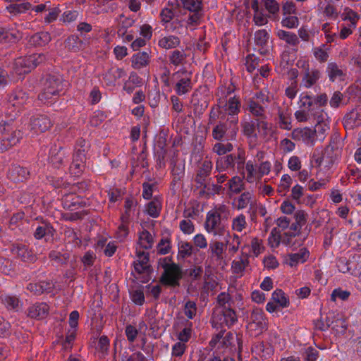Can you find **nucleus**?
<instances>
[{
  "instance_id": "20",
  "label": "nucleus",
  "mask_w": 361,
  "mask_h": 361,
  "mask_svg": "<svg viewBox=\"0 0 361 361\" xmlns=\"http://www.w3.org/2000/svg\"><path fill=\"white\" fill-rule=\"evenodd\" d=\"M126 75L124 69L111 67L103 75V80L106 86L113 87L118 79L123 78Z\"/></svg>"
},
{
  "instance_id": "32",
  "label": "nucleus",
  "mask_w": 361,
  "mask_h": 361,
  "mask_svg": "<svg viewBox=\"0 0 361 361\" xmlns=\"http://www.w3.org/2000/svg\"><path fill=\"white\" fill-rule=\"evenodd\" d=\"M361 125V107H356L344 118V126L345 128H354Z\"/></svg>"
},
{
  "instance_id": "7",
  "label": "nucleus",
  "mask_w": 361,
  "mask_h": 361,
  "mask_svg": "<svg viewBox=\"0 0 361 361\" xmlns=\"http://www.w3.org/2000/svg\"><path fill=\"white\" fill-rule=\"evenodd\" d=\"M192 73L185 68H182L172 73L171 88L178 96L188 94L192 89Z\"/></svg>"
},
{
  "instance_id": "18",
  "label": "nucleus",
  "mask_w": 361,
  "mask_h": 361,
  "mask_svg": "<svg viewBox=\"0 0 361 361\" xmlns=\"http://www.w3.org/2000/svg\"><path fill=\"white\" fill-rule=\"evenodd\" d=\"M310 257V252L305 247L300 248L297 252L288 254L285 258V262L290 267H296L305 263Z\"/></svg>"
},
{
  "instance_id": "59",
  "label": "nucleus",
  "mask_w": 361,
  "mask_h": 361,
  "mask_svg": "<svg viewBox=\"0 0 361 361\" xmlns=\"http://www.w3.org/2000/svg\"><path fill=\"white\" fill-rule=\"evenodd\" d=\"M184 22L185 21L186 25L191 27H195L201 23V20L202 18V13L201 11H191L190 12V15L185 18Z\"/></svg>"
},
{
  "instance_id": "55",
  "label": "nucleus",
  "mask_w": 361,
  "mask_h": 361,
  "mask_svg": "<svg viewBox=\"0 0 361 361\" xmlns=\"http://www.w3.org/2000/svg\"><path fill=\"white\" fill-rule=\"evenodd\" d=\"M192 323L190 322H188L185 326V327L177 332L176 336L177 339L180 342L187 343L191 338L192 336Z\"/></svg>"
},
{
  "instance_id": "54",
  "label": "nucleus",
  "mask_w": 361,
  "mask_h": 361,
  "mask_svg": "<svg viewBox=\"0 0 361 361\" xmlns=\"http://www.w3.org/2000/svg\"><path fill=\"white\" fill-rule=\"evenodd\" d=\"M59 96L54 92H49L42 88L41 92L38 95V99L44 104L51 105L54 104Z\"/></svg>"
},
{
  "instance_id": "48",
  "label": "nucleus",
  "mask_w": 361,
  "mask_h": 361,
  "mask_svg": "<svg viewBox=\"0 0 361 361\" xmlns=\"http://www.w3.org/2000/svg\"><path fill=\"white\" fill-rule=\"evenodd\" d=\"M252 99L267 107V104L273 100V94L264 88L256 92Z\"/></svg>"
},
{
  "instance_id": "28",
  "label": "nucleus",
  "mask_w": 361,
  "mask_h": 361,
  "mask_svg": "<svg viewBox=\"0 0 361 361\" xmlns=\"http://www.w3.org/2000/svg\"><path fill=\"white\" fill-rule=\"evenodd\" d=\"M326 73L331 82L344 80L345 73L335 62H329L326 67Z\"/></svg>"
},
{
  "instance_id": "63",
  "label": "nucleus",
  "mask_w": 361,
  "mask_h": 361,
  "mask_svg": "<svg viewBox=\"0 0 361 361\" xmlns=\"http://www.w3.org/2000/svg\"><path fill=\"white\" fill-rule=\"evenodd\" d=\"M324 47V44H322L312 49L314 56L320 63L326 61L329 58V54Z\"/></svg>"
},
{
  "instance_id": "40",
  "label": "nucleus",
  "mask_w": 361,
  "mask_h": 361,
  "mask_svg": "<svg viewBox=\"0 0 361 361\" xmlns=\"http://www.w3.org/2000/svg\"><path fill=\"white\" fill-rule=\"evenodd\" d=\"M149 61V54L145 52H138L132 56V66L135 69H140L148 65Z\"/></svg>"
},
{
  "instance_id": "22",
  "label": "nucleus",
  "mask_w": 361,
  "mask_h": 361,
  "mask_svg": "<svg viewBox=\"0 0 361 361\" xmlns=\"http://www.w3.org/2000/svg\"><path fill=\"white\" fill-rule=\"evenodd\" d=\"M275 120L276 124L281 129L286 130H291V111L288 108H279L277 111V117Z\"/></svg>"
},
{
  "instance_id": "19",
  "label": "nucleus",
  "mask_w": 361,
  "mask_h": 361,
  "mask_svg": "<svg viewBox=\"0 0 361 361\" xmlns=\"http://www.w3.org/2000/svg\"><path fill=\"white\" fill-rule=\"evenodd\" d=\"M291 135L293 139L301 140L306 145H314L315 140V132L310 128H296L294 129Z\"/></svg>"
},
{
  "instance_id": "37",
  "label": "nucleus",
  "mask_w": 361,
  "mask_h": 361,
  "mask_svg": "<svg viewBox=\"0 0 361 361\" xmlns=\"http://www.w3.org/2000/svg\"><path fill=\"white\" fill-rule=\"evenodd\" d=\"M320 6L321 9L326 17L331 19H336L338 16L339 12L337 11L332 0H322Z\"/></svg>"
},
{
  "instance_id": "61",
  "label": "nucleus",
  "mask_w": 361,
  "mask_h": 361,
  "mask_svg": "<svg viewBox=\"0 0 361 361\" xmlns=\"http://www.w3.org/2000/svg\"><path fill=\"white\" fill-rule=\"evenodd\" d=\"M212 166L213 164L210 160L206 159L202 163L197 177L199 182H200L202 180H204L205 177L210 174Z\"/></svg>"
},
{
  "instance_id": "62",
  "label": "nucleus",
  "mask_w": 361,
  "mask_h": 361,
  "mask_svg": "<svg viewBox=\"0 0 361 361\" xmlns=\"http://www.w3.org/2000/svg\"><path fill=\"white\" fill-rule=\"evenodd\" d=\"M178 255L181 258H185L190 257L193 250L192 245L186 241H180L178 245Z\"/></svg>"
},
{
  "instance_id": "1",
  "label": "nucleus",
  "mask_w": 361,
  "mask_h": 361,
  "mask_svg": "<svg viewBox=\"0 0 361 361\" xmlns=\"http://www.w3.org/2000/svg\"><path fill=\"white\" fill-rule=\"evenodd\" d=\"M241 131L250 148L259 145L262 140H269L276 135V127L264 120L244 116L240 121Z\"/></svg>"
},
{
  "instance_id": "46",
  "label": "nucleus",
  "mask_w": 361,
  "mask_h": 361,
  "mask_svg": "<svg viewBox=\"0 0 361 361\" xmlns=\"http://www.w3.org/2000/svg\"><path fill=\"white\" fill-rule=\"evenodd\" d=\"M13 252L23 261H32L33 256L25 245H17L13 249Z\"/></svg>"
},
{
  "instance_id": "2",
  "label": "nucleus",
  "mask_w": 361,
  "mask_h": 361,
  "mask_svg": "<svg viewBox=\"0 0 361 361\" xmlns=\"http://www.w3.org/2000/svg\"><path fill=\"white\" fill-rule=\"evenodd\" d=\"M328 97L326 94L312 96L302 92L299 98V108L294 115L298 122H305L314 118L315 121L324 119L323 107L326 105Z\"/></svg>"
},
{
  "instance_id": "21",
  "label": "nucleus",
  "mask_w": 361,
  "mask_h": 361,
  "mask_svg": "<svg viewBox=\"0 0 361 361\" xmlns=\"http://www.w3.org/2000/svg\"><path fill=\"white\" fill-rule=\"evenodd\" d=\"M23 37L22 32L16 26L8 28L0 27V42H16Z\"/></svg>"
},
{
  "instance_id": "36",
  "label": "nucleus",
  "mask_w": 361,
  "mask_h": 361,
  "mask_svg": "<svg viewBox=\"0 0 361 361\" xmlns=\"http://www.w3.org/2000/svg\"><path fill=\"white\" fill-rule=\"evenodd\" d=\"M336 159V157L334 154L332 149L326 148L322 157L317 159L316 162L320 167L330 168Z\"/></svg>"
},
{
  "instance_id": "4",
  "label": "nucleus",
  "mask_w": 361,
  "mask_h": 361,
  "mask_svg": "<svg viewBox=\"0 0 361 361\" xmlns=\"http://www.w3.org/2000/svg\"><path fill=\"white\" fill-rule=\"evenodd\" d=\"M161 23L164 30L176 34H181L185 27L183 16L178 5L173 3H168L160 12Z\"/></svg>"
},
{
  "instance_id": "33",
  "label": "nucleus",
  "mask_w": 361,
  "mask_h": 361,
  "mask_svg": "<svg viewBox=\"0 0 361 361\" xmlns=\"http://www.w3.org/2000/svg\"><path fill=\"white\" fill-rule=\"evenodd\" d=\"M30 175L29 171L19 165L13 166L8 171L9 178L15 182L23 181L28 178Z\"/></svg>"
},
{
  "instance_id": "27",
  "label": "nucleus",
  "mask_w": 361,
  "mask_h": 361,
  "mask_svg": "<svg viewBox=\"0 0 361 361\" xmlns=\"http://www.w3.org/2000/svg\"><path fill=\"white\" fill-rule=\"evenodd\" d=\"M180 44V39L173 35H161L157 42L158 47L166 50L175 49L179 47Z\"/></svg>"
},
{
  "instance_id": "24",
  "label": "nucleus",
  "mask_w": 361,
  "mask_h": 361,
  "mask_svg": "<svg viewBox=\"0 0 361 361\" xmlns=\"http://www.w3.org/2000/svg\"><path fill=\"white\" fill-rule=\"evenodd\" d=\"M300 77L301 86L305 88H310L319 80L321 72L315 68H312L310 70L301 75Z\"/></svg>"
},
{
  "instance_id": "8",
  "label": "nucleus",
  "mask_w": 361,
  "mask_h": 361,
  "mask_svg": "<svg viewBox=\"0 0 361 361\" xmlns=\"http://www.w3.org/2000/svg\"><path fill=\"white\" fill-rule=\"evenodd\" d=\"M238 322L235 311L229 307H216L213 312L212 324L219 329L224 326L230 328Z\"/></svg>"
},
{
  "instance_id": "43",
  "label": "nucleus",
  "mask_w": 361,
  "mask_h": 361,
  "mask_svg": "<svg viewBox=\"0 0 361 361\" xmlns=\"http://www.w3.org/2000/svg\"><path fill=\"white\" fill-rule=\"evenodd\" d=\"M247 226L246 217L244 214H240L233 218L231 221V229L236 233L243 232Z\"/></svg>"
},
{
  "instance_id": "25",
  "label": "nucleus",
  "mask_w": 361,
  "mask_h": 361,
  "mask_svg": "<svg viewBox=\"0 0 361 361\" xmlns=\"http://www.w3.org/2000/svg\"><path fill=\"white\" fill-rule=\"evenodd\" d=\"M226 236L227 239L224 243L226 250H228V253L233 256L238 252L240 247L242 237L235 233H230V232H228Z\"/></svg>"
},
{
  "instance_id": "45",
  "label": "nucleus",
  "mask_w": 361,
  "mask_h": 361,
  "mask_svg": "<svg viewBox=\"0 0 361 361\" xmlns=\"http://www.w3.org/2000/svg\"><path fill=\"white\" fill-rule=\"evenodd\" d=\"M161 209V202L159 198L154 197L146 205V212L153 218L159 216Z\"/></svg>"
},
{
  "instance_id": "13",
  "label": "nucleus",
  "mask_w": 361,
  "mask_h": 361,
  "mask_svg": "<svg viewBox=\"0 0 361 361\" xmlns=\"http://www.w3.org/2000/svg\"><path fill=\"white\" fill-rule=\"evenodd\" d=\"M52 123L50 118L44 114L34 116L30 121V130L35 134L41 133L49 130Z\"/></svg>"
},
{
  "instance_id": "5",
  "label": "nucleus",
  "mask_w": 361,
  "mask_h": 361,
  "mask_svg": "<svg viewBox=\"0 0 361 361\" xmlns=\"http://www.w3.org/2000/svg\"><path fill=\"white\" fill-rule=\"evenodd\" d=\"M30 102L28 94L23 90L18 89L8 96L7 110L5 112L7 121H0V132L8 131L9 122L13 121L18 116L23 106Z\"/></svg>"
},
{
  "instance_id": "52",
  "label": "nucleus",
  "mask_w": 361,
  "mask_h": 361,
  "mask_svg": "<svg viewBox=\"0 0 361 361\" xmlns=\"http://www.w3.org/2000/svg\"><path fill=\"white\" fill-rule=\"evenodd\" d=\"M271 298L274 302L278 304L281 307L284 308L289 305L288 298L286 296L285 293L280 289H277L273 292Z\"/></svg>"
},
{
  "instance_id": "53",
  "label": "nucleus",
  "mask_w": 361,
  "mask_h": 361,
  "mask_svg": "<svg viewBox=\"0 0 361 361\" xmlns=\"http://www.w3.org/2000/svg\"><path fill=\"white\" fill-rule=\"evenodd\" d=\"M85 161L83 155L80 156V158L73 156V162L70 166L71 173L74 176H79L85 168Z\"/></svg>"
},
{
  "instance_id": "11",
  "label": "nucleus",
  "mask_w": 361,
  "mask_h": 361,
  "mask_svg": "<svg viewBox=\"0 0 361 361\" xmlns=\"http://www.w3.org/2000/svg\"><path fill=\"white\" fill-rule=\"evenodd\" d=\"M204 226L208 233L214 236L223 235L225 231L221 218L210 212L207 214Z\"/></svg>"
},
{
  "instance_id": "14",
  "label": "nucleus",
  "mask_w": 361,
  "mask_h": 361,
  "mask_svg": "<svg viewBox=\"0 0 361 361\" xmlns=\"http://www.w3.org/2000/svg\"><path fill=\"white\" fill-rule=\"evenodd\" d=\"M42 88L59 96L63 89L61 77L59 75H48L44 80Z\"/></svg>"
},
{
  "instance_id": "6",
  "label": "nucleus",
  "mask_w": 361,
  "mask_h": 361,
  "mask_svg": "<svg viewBox=\"0 0 361 361\" xmlns=\"http://www.w3.org/2000/svg\"><path fill=\"white\" fill-rule=\"evenodd\" d=\"M241 104L240 99L235 97H230L226 104L222 106L226 122L230 123L229 137L235 138L238 131V114L240 111Z\"/></svg>"
},
{
  "instance_id": "3",
  "label": "nucleus",
  "mask_w": 361,
  "mask_h": 361,
  "mask_svg": "<svg viewBox=\"0 0 361 361\" xmlns=\"http://www.w3.org/2000/svg\"><path fill=\"white\" fill-rule=\"evenodd\" d=\"M274 227L269 237V243L272 247H276L279 244L292 247L295 245V238L298 235V226L290 223L286 216H281L276 221Z\"/></svg>"
},
{
  "instance_id": "49",
  "label": "nucleus",
  "mask_w": 361,
  "mask_h": 361,
  "mask_svg": "<svg viewBox=\"0 0 361 361\" xmlns=\"http://www.w3.org/2000/svg\"><path fill=\"white\" fill-rule=\"evenodd\" d=\"M323 121H316L317 123L315 126L314 130H313L315 132L316 140L323 141L329 130V126Z\"/></svg>"
},
{
  "instance_id": "51",
  "label": "nucleus",
  "mask_w": 361,
  "mask_h": 361,
  "mask_svg": "<svg viewBox=\"0 0 361 361\" xmlns=\"http://www.w3.org/2000/svg\"><path fill=\"white\" fill-rule=\"evenodd\" d=\"M82 204V201L78 196L72 195H66L63 199V207L70 210H75Z\"/></svg>"
},
{
  "instance_id": "39",
  "label": "nucleus",
  "mask_w": 361,
  "mask_h": 361,
  "mask_svg": "<svg viewBox=\"0 0 361 361\" xmlns=\"http://www.w3.org/2000/svg\"><path fill=\"white\" fill-rule=\"evenodd\" d=\"M276 35L280 39L286 42L291 47H296L299 44V39L293 32L283 30H278Z\"/></svg>"
},
{
  "instance_id": "44",
  "label": "nucleus",
  "mask_w": 361,
  "mask_h": 361,
  "mask_svg": "<svg viewBox=\"0 0 361 361\" xmlns=\"http://www.w3.org/2000/svg\"><path fill=\"white\" fill-rule=\"evenodd\" d=\"M51 40L50 35L47 32L36 33L30 37L29 42L34 46H43Z\"/></svg>"
},
{
  "instance_id": "17",
  "label": "nucleus",
  "mask_w": 361,
  "mask_h": 361,
  "mask_svg": "<svg viewBox=\"0 0 361 361\" xmlns=\"http://www.w3.org/2000/svg\"><path fill=\"white\" fill-rule=\"evenodd\" d=\"M134 269L137 274L147 273L149 269V253L136 248V259L134 261Z\"/></svg>"
},
{
  "instance_id": "31",
  "label": "nucleus",
  "mask_w": 361,
  "mask_h": 361,
  "mask_svg": "<svg viewBox=\"0 0 361 361\" xmlns=\"http://www.w3.org/2000/svg\"><path fill=\"white\" fill-rule=\"evenodd\" d=\"M269 37V33L264 29L257 30L255 33V42L262 54H266L269 51L267 49Z\"/></svg>"
},
{
  "instance_id": "12",
  "label": "nucleus",
  "mask_w": 361,
  "mask_h": 361,
  "mask_svg": "<svg viewBox=\"0 0 361 361\" xmlns=\"http://www.w3.org/2000/svg\"><path fill=\"white\" fill-rule=\"evenodd\" d=\"M226 330H221L219 333L214 335L209 341V346L213 348L221 349L231 346L235 339L238 340L231 332L225 334Z\"/></svg>"
},
{
  "instance_id": "38",
  "label": "nucleus",
  "mask_w": 361,
  "mask_h": 361,
  "mask_svg": "<svg viewBox=\"0 0 361 361\" xmlns=\"http://www.w3.org/2000/svg\"><path fill=\"white\" fill-rule=\"evenodd\" d=\"M252 8L254 11L253 20L255 25L262 26L268 23L267 16L265 15L262 9L259 8L258 2L254 0L252 4Z\"/></svg>"
},
{
  "instance_id": "26",
  "label": "nucleus",
  "mask_w": 361,
  "mask_h": 361,
  "mask_svg": "<svg viewBox=\"0 0 361 361\" xmlns=\"http://www.w3.org/2000/svg\"><path fill=\"white\" fill-rule=\"evenodd\" d=\"M246 110L248 111L250 114L256 117V119H262L266 118V106L259 104L257 101L254 99H250L247 102Z\"/></svg>"
},
{
  "instance_id": "34",
  "label": "nucleus",
  "mask_w": 361,
  "mask_h": 361,
  "mask_svg": "<svg viewBox=\"0 0 361 361\" xmlns=\"http://www.w3.org/2000/svg\"><path fill=\"white\" fill-rule=\"evenodd\" d=\"M250 327L255 324V327L259 331H262L266 328V319L264 317V313L262 310H253L250 315Z\"/></svg>"
},
{
  "instance_id": "30",
  "label": "nucleus",
  "mask_w": 361,
  "mask_h": 361,
  "mask_svg": "<svg viewBox=\"0 0 361 361\" xmlns=\"http://www.w3.org/2000/svg\"><path fill=\"white\" fill-rule=\"evenodd\" d=\"M245 179L250 183H253L261 180L258 166L253 161L249 160L245 164Z\"/></svg>"
},
{
  "instance_id": "47",
  "label": "nucleus",
  "mask_w": 361,
  "mask_h": 361,
  "mask_svg": "<svg viewBox=\"0 0 361 361\" xmlns=\"http://www.w3.org/2000/svg\"><path fill=\"white\" fill-rule=\"evenodd\" d=\"M153 245V238L152 235L147 231H142L140 233L139 239H138V245L140 247L138 249H145L147 250L152 247Z\"/></svg>"
},
{
  "instance_id": "42",
  "label": "nucleus",
  "mask_w": 361,
  "mask_h": 361,
  "mask_svg": "<svg viewBox=\"0 0 361 361\" xmlns=\"http://www.w3.org/2000/svg\"><path fill=\"white\" fill-rule=\"evenodd\" d=\"M186 58L187 54L184 49H175L171 52L169 56L170 63L175 66L183 65Z\"/></svg>"
},
{
  "instance_id": "64",
  "label": "nucleus",
  "mask_w": 361,
  "mask_h": 361,
  "mask_svg": "<svg viewBox=\"0 0 361 361\" xmlns=\"http://www.w3.org/2000/svg\"><path fill=\"white\" fill-rule=\"evenodd\" d=\"M251 250L255 257H258L264 250L262 240L258 238H253L250 242Z\"/></svg>"
},
{
  "instance_id": "57",
  "label": "nucleus",
  "mask_w": 361,
  "mask_h": 361,
  "mask_svg": "<svg viewBox=\"0 0 361 361\" xmlns=\"http://www.w3.org/2000/svg\"><path fill=\"white\" fill-rule=\"evenodd\" d=\"M228 186V189L231 192L233 193H239L243 190V179L238 176H233L227 183Z\"/></svg>"
},
{
  "instance_id": "15",
  "label": "nucleus",
  "mask_w": 361,
  "mask_h": 361,
  "mask_svg": "<svg viewBox=\"0 0 361 361\" xmlns=\"http://www.w3.org/2000/svg\"><path fill=\"white\" fill-rule=\"evenodd\" d=\"M236 159L237 157L232 154L219 157L216 161V171L219 173H233Z\"/></svg>"
},
{
  "instance_id": "58",
  "label": "nucleus",
  "mask_w": 361,
  "mask_h": 361,
  "mask_svg": "<svg viewBox=\"0 0 361 361\" xmlns=\"http://www.w3.org/2000/svg\"><path fill=\"white\" fill-rule=\"evenodd\" d=\"M2 302L8 310H18L21 306V302L16 296L5 295L2 298Z\"/></svg>"
},
{
  "instance_id": "35",
  "label": "nucleus",
  "mask_w": 361,
  "mask_h": 361,
  "mask_svg": "<svg viewBox=\"0 0 361 361\" xmlns=\"http://www.w3.org/2000/svg\"><path fill=\"white\" fill-rule=\"evenodd\" d=\"M230 123L223 122L216 126L212 130L213 137L216 140H221L224 138L226 140H233L229 137Z\"/></svg>"
},
{
  "instance_id": "16",
  "label": "nucleus",
  "mask_w": 361,
  "mask_h": 361,
  "mask_svg": "<svg viewBox=\"0 0 361 361\" xmlns=\"http://www.w3.org/2000/svg\"><path fill=\"white\" fill-rule=\"evenodd\" d=\"M249 265L250 261L248 255L245 253H242L232 261L231 270V272L235 275L236 278H241Z\"/></svg>"
},
{
  "instance_id": "41",
  "label": "nucleus",
  "mask_w": 361,
  "mask_h": 361,
  "mask_svg": "<svg viewBox=\"0 0 361 361\" xmlns=\"http://www.w3.org/2000/svg\"><path fill=\"white\" fill-rule=\"evenodd\" d=\"M359 270L353 269L352 271H350L351 267H350V263L346 258L341 257L338 258L336 261V267L340 272L343 274L350 272V274L355 276H357L361 274V263L359 264Z\"/></svg>"
},
{
  "instance_id": "50",
  "label": "nucleus",
  "mask_w": 361,
  "mask_h": 361,
  "mask_svg": "<svg viewBox=\"0 0 361 361\" xmlns=\"http://www.w3.org/2000/svg\"><path fill=\"white\" fill-rule=\"evenodd\" d=\"M165 141H157L155 146V156L157 157V164L159 167L165 166L164 159L166 154V150L164 148Z\"/></svg>"
},
{
  "instance_id": "29",
  "label": "nucleus",
  "mask_w": 361,
  "mask_h": 361,
  "mask_svg": "<svg viewBox=\"0 0 361 361\" xmlns=\"http://www.w3.org/2000/svg\"><path fill=\"white\" fill-rule=\"evenodd\" d=\"M49 309V305L45 302L34 304L28 309V316L38 319H43L47 315Z\"/></svg>"
},
{
  "instance_id": "10",
  "label": "nucleus",
  "mask_w": 361,
  "mask_h": 361,
  "mask_svg": "<svg viewBox=\"0 0 361 361\" xmlns=\"http://www.w3.org/2000/svg\"><path fill=\"white\" fill-rule=\"evenodd\" d=\"M164 273L161 276V281L166 285L176 286L179 285V281L182 278V271L180 266L165 257L161 263Z\"/></svg>"
},
{
  "instance_id": "9",
  "label": "nucleus",
  "mask_w": 361,
  "mask_h": 361,
  "mask_svg": "<svg viewBox=\"0 0 361 361\" xmlns=\"http://www.w3.org/2000/svg\"><path fill=\"white\" fill-rule=\"evenodd\" d=\"M44 60L45 56L43 54H33L24 57L18 58L14 61L13 71L19 75H24L30 72Z\"/></svg>"
},
{
  "instance_id": "23",
  "label": "nucleus",
  "mask_w": 361,
  "mask_h": 361,
  "mask_svg": "<svg viewBox=\"0 0 361 361\" xmlns=\"http://www.w3.org/2000/svg\"><path fill=\"white\" fill-rule=\"evenodd\" d=\"M208 252L215 261H222L224 259L226 247L224 243L219 240H212L209 245Z\"/></svg>"
},
{
  "instance_id": "60",
  "label": "nucleus",
  "mask_w": 361,
  "mask_h": 361,
  "mask_svg": "<svg viewBox=\"0 0 361 361\" xmlns=\"http://www.w3.org/2000/svg\"><path fill=\"white\" fill-rule=\"evenodd\" d=\"M88 149L89 143L83 139H80L77 141L73 156L80 158V156L83 155L84 159L86 160V152Z\"/></svg>"
},
{
  "instance_id": "56",
  "label": "nucleus",
  "mask_w": 361,
  "mask_h": 361,
  "mask_svg": "<svg viewBox=\"0 0 361 361\" xmlns=\"http://www.w3.org/2000/svg\"><path fill=\"white\" fill-rule=\"evenodd\" d=\"M293 183V179L288 174H283L280 180L279 184L278 185L277 191L281 195H285L289 190L290 185Z\"/></svg>"
}]
</instances>
